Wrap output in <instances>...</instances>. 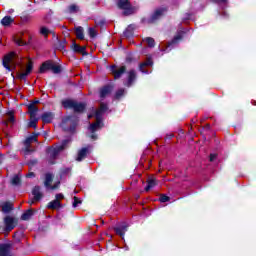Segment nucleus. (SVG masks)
<instances>
[{"label":"nucleus","instance_id":"obj_45","mask_svg":"<svg viewBox=\"0 0 256 256\" xmlns=\"http://www.w3.org/2000/svg\"><path fill=\"white\" fill-rule=\"evenodd\" d=\"M91 139H97V136H95L94 134L91 136Z\"/></svg>","mask_w":256,"mask_h":256},{"label":"nucleus","instance_id":"obj_40","mask_svg":"<svg viewBox=\"0 0 256 256\" xmlns=\"http://www.w3.org/2000/svg\"><path fill=\"white\" fill-rule=\"evenodd\" d=\"M178 39H181V36L175 37L174 40L172 41V43H170V44L168 45V47H171V45H173V43H177Z\"/></svg>","mask_w":256,"mask_h":256},{"label":"nucleus","instance_id":"obj_19","mask_svg":"<svg viewBox=\"0 0 256 256\" xmlns=\"http://www.w3.org/2000/svg\"><path fill=\"white\" fill-rule=\"evenodd\" d=\"M87 153H89V148H82L78 152V156L76 158V161H81L84 157H87Z\"/></svg>","mask_w":256,"mask_h":256},{"label":"nucleus","instance_id":"obj_28","mask_svg":"<svg viewBox=\"0 0 256 256\" xmlns=\"http://www.w3.org/2000/svg\"><path fill=\"white\" fill-rule=\"evenodd\" d=\"M4 123L5 125H9V123H15V116H13V112H9L7 114V120Z\"/></svg>","mask_w":256,"mask_h":256},{"label":"nucleus","instance_id":"obj_30","mask_svg":"<svg viewBox=\"0 0 256 256\" xmlns=\"http://www.w3.org/2000/svg\"><path fill=\"white\" fill-rule=\"evenodd\" d=\"M73 50H74L76 53H85V47L79 46V45H77V44H74Z\"/></svg>","mask_w":256,"mask_h":256},{"label":"nucleus","instance_id":"obj_4","mask_svg":"<svg viewBox=\"0 0 256 256\" xmlns=\"http://www.w3.org/2000/svg\"><path fill=\"white\" fill-rule=\"evenodd\" d=\"M63 107H65V109H74L75 113H81L82 111H85V104L77 103L73 100H65L63 102Z\"/></svg>","mask_w":256,"mask_h":256},{"label":"nucleus","instance_id":"obj_42","mask_svg":"<svg viewBox=\"0 0 256 256\" xmlns=\"http://www.w3.org/2000/svg\"><path fill=\"white\" fill-rule=\"evenodd\" d=\"M16 43L17 45H25V42H23V40H17Z\"/></svg>","mask_w":256,"mask_h":256},{"label":"nucleus","instance_id":"obj_38","mask_svg":"<svg viewBox=\"0 0 256 256\" xmlns=\"http://www.w3.org/2000/svg\"><path fill=\"white\" fill-rule=\"evenodd\" d=\"M81 201L79 200V198L74 197V202H73V207H77V205H80Z\"/></svg>","mask_w":256,"mask_h":256},{"label":"nucleus","instance_id":"obj_43","mask_svg":"<svg viewBox=\"0 0 256 256\" xmlns=\"http://www.w3.org/2000/svg\"><path fill=\"white\" fill-rule=\"evenodd\" d=\"M27 177H35V174H34L33 172L28 173V174H27Z\"/></svg>","mask_w":256,"mask_h":256},{"label":"nucleus","instance_id":"obj_15","mask_svg":"<svg viewBox=\"0 0 256 256\" xmlns=\"http://www.w3.org/2000/svg\"><path fill=\"white\" fill-rule=\"evenodd\" d=\"M114 231L117 235H120V237H123L125 233L127 232V225H120L114 228Z\"/></svg>","mask_w":256,"mask_h":256},{"label":"nucleus","instance_id":"obj_20","mask_svg":"<svg viewBox=\"0 0 256 256\" xmlns=\"http://www.w3.org/2000/svg\"><path fill=\"white\" fill-rule=\"evenodd\" d=\"M51 61L44 62L40 67V73H45V71H51Z\"/></svg>","mask_w":256,"mask_h":256},{"label":"nucleus","instance_id":"obj_32","mask_svg":"<svg viewBox=\"0 0 256 256\" xmlns=\"http://www.w3.org/2000/svg\"><path fill=\"white\" fill-rule=\"evenodd\" d=\"M144 41L147 43L148 47H155V40L153 38H146Z\"/></svg>","mask_w":256,"mask_h":256},{"label":"nucleus","instance_id":"obj_13","mask_svg":"<svg viewBox=\"0 0 256 256\" xmlns=\"http://www.w3.org/2000/svg\"><path fill=\"white\" fill-rule=\"evenodd\" d=\"M41 119L43 123H51V121L55 119V115L51 112H45L44 114H42Z\"/></svg>","mask_w":256,"mask_h":256},{"label":"nucleus","instance_id":"obj_17","mask_svg":"<svg viewBox=\"0 0 256 256\" xmlns=\"http://www.w3.org/2000/svg\"><path fill=\"white\" fill-rule=\"evenodd\" d=\"M2 211H3V213H10V211H13V203L4 202L2 204Z\"/></svg>","mask_w":256,"mask_h":256},{"label":"nucleus","instance_id":"obj_46","mask_svg":"<svg viewBox=\"0 0 256 256\" xmlns=\"http://www.w3.org/2000/svg\"><path fill=\"white\" fill-rule=\"evenodd\" d=\"M67 121H69V118H67V119L65 120L66 123H67Z\"/></svg>","mask_w":256,"mask_h":256},{"label":"nucleus","instance_id":"obj_6","mask_svg":"<svg viewBox=\"0 0 256 256\" xmlns=\"http://www.w3.org/2000/svg\"><path fill=\"white\" fill-rule=\"evenodd\" d=\"M68 143H69V140H64L61 145L49 148L48 149L49 155L51 157H57V155H59V153H61V151H63V149L67 147Z\"/></svg>","mask_w":256,"mask_h":256},{"label":"nucleus","instance_id":"obj_41","mask_svg":"<svg viewBox=\"0 0 256 256\" xmlns=\"http://www.w3.org/2000/svg\"><path fill=\"white\" fill-rule=\"evenodd\" d=\"M215 159H217V154H211L210 161H215Z\"/></svg>","mask_w":256,"mask_h":256},{"label":"nucleus","instance_id":"obj_26","mask_svg":"<svg viewBox=\"0 0 256 256\" xmlns=\"http://www.w3.org/2000/svg\"><path fill=\"white\" fill-rule=\"evenodd\" d=\"M9 251V246L7 244L0 245V256H6Z\"/></svg>","mask_w":256,"mask_h":256},{"label":"nucleus","instance_id":"obj_39","mask_svg":"<svg viewBox=\"0 0 256 256\" xmlns=\"http://www.w3.org/2000/svg\"><path fill=\"white\" fill-rule=\"evenodd\" d=\"M123 93H125V90H123V89L118 90V92L116 93L117 99H119V97H121V95H123Z\"/></svg>","mask_w":256,"mask_h":256},{"label":"nucleus","instance_id":"obj_25","mask_svg":"<svg viewBox=\"0 0 256 256\" xmlns=\"http://www.w3.org/2000/svg\"><path fill=\"white\" fill-rule=\"evenodd\" d=\"M77 39H85V35L83 34V27L79 26L75 29Z\"/></svg>","mask_w":256,"mask_h":256},{"label":"nucleus","instance_id":"obj_36","mask_svg":"<svg viewBox=\"0 0 256 256\" xmlns=\"http://www.w3.org/2000/svg\"><path fill=\"white\" fill-rule=\"evenodd\" d=\"M89 35L90 37H95V35H97V30H95V28H89Z\"/></svg>","mask_w":256,"mask_h":256},{"label":"nucleus","instance_id":"obj_35","mask_svg":"<svg viewBox=\"0 0 256 256\" xmlns=\"http://www.w3.org/2000/svg\"><path fill=\"white\" fill-rule=\"evenodd\" d=\"M63 199H65V196L61 193L56 194L55 196V200L58 201L59 203H61V201H63Z\"/></svg>","mask_w":256,"mask_h":256},{"label":"nucleus","instance_id":"obj_10","mask_svg":"<svg viewBox=\"0 0 256 256\" xmlns=\"http://www.w3.org/2000/svg\"><path fill=\"white\" fill-rule=\"evenodd\" d=\"M31 71H33V62H29L26 66L25 70H22L19 74H18V79H26L27 75H29V73H31Z\"/></svg>","mask_w":256,"mask_h":256},{"label":"nucleus","instance_id":"obj_18","mask_svg":"<svg viewBox=\"0 0 256 256\" xmlns=\"http://www.w3.org/2000/svg\"><path fill=\"white\" fill-rule=\"evenodd\" d=\"M37 141V135H32L30 137H28L25 142H24V145L26 146V151H30L29 150V145L33 142H36Z\"/></svg>","mask_w":256,"mask_h":256},{"label":"nucleus","instance_id":"obj_12","mask_svg":"<svg viewBox=\"0 0 256 256\" xmlns=\"http://www.w3.org/2000/svg\"><path fill=\"white\" fill-rule=\"evenodd\" d=\"M157 185V179H155V176H150L147 179V186L145 188L146 191H150V189H153Z\"/></svg>","mask_w":256,"mask_h":256},{"label":"nucleus","instance_id":"obj_27","mask_svg":"<svg viewBox=\"0 0 256 256\" xmlns=\"http://www.w3.org/2000/svg\"><path fill=\"white\" fill-rule=\"evenodd\" d=\"M163 13H165V9L156 10L152 16V21H155V19H159V17H161V15H163Z\"/></svg>","mask_w":256,"mask_h":256},{"label":"nucleus","instance_id":"obj_22","mask_svg":"<svg viewBox=\"0 0 256 256\" xmlns=\"http://www.w3.org/2000/svg\"><path fill=\"white\" fill-rule=\"evenodd\" d=\"M135 71L131 70L130 72H128V82H127V86L131 87V84L133 83V81H135Z\"/></svg>","mask_w":256,"mask_h":256},{"label":"nucleus","instance_id":"obj_16","mask_svg":"<svg viewBox=\"0 0 256 256\" xmlns=\"http://www.w3.org/2000/svg\"><path fill=\"white\" fill-rule=\"evenodd\" d=\"M153 65V60L151 58H148L144 63L140 65V71L142 73H149L148 71L145 70V67H151Z\"/></svg>","mask_w":256,"mask_h":256},{"label":"nucleus","instance_id":"obj_14","mask_svg":"<svg viewBox=\"0 0 256 256\" xmlns=\"http://www.w3.org/2000/svg\"><path fill=\"white\" fill-rule=\"evenodd\" d=\"M48 209H61L63 207V204L59 202L58 200H52L47 205Z\"/></svg>","mask_w":256,"mask_h":256},{"label":"nucleus","instance_id":"obj_37","mask_svg":"<svg viewBox=\"0 0 256 256\" xmlns=\"http://www.w3.org/2000/svg\"><path fill=\"white\" fill-rule=\"evenodd\" d=\"M160 201H161V203H167V201H169V197L165 196V195H162L160 197Z\"/></svg>","mask_w":256,"mask_h":256},{"label":"nucleus","instance_id":"obj_7","mask_svg":"<svg viewBox=\"0 0 256 256\" xmlns=\"http://www.w3.org/2000/svg\"><path fill=\"white\" fill-rule=\"evenodd\" d=\"M33 198L29 201L30 205H33L37 203V201H41L43 197V193L41 192V188L38 186H35L32 190Z\"/></svg>","mask_w":256,"mask_h":256},{"label":"nucleus","instance_id":"obj_5","mask_svg":"<svg viewBox=\"0 0 256 256\" xmlns=\"http://www.w3.org/2000/svg\"><path fill=\"white\" fill-rule=\"evenodd\" d=\"M51 183H53V175L46 174L45 181H44V186L46 187V189H50L51 191H55V189H59V185H61L60 181L54 182L53 185Z\"/></svg>","mask_w":256,"mask_h":256},{"label":"nucleus","instance_id":"obj_44","mask_svg":"<svg viewBox=\"0 0 256 256\" xmlns=\"http://www.w3.org/2000/svg\"><path fill=\"white\" fill-rule=\"evenodd\" d=\"M37 103H39V100H36L34 103H30V105H35V107H37Z\"/></svg>","mask_w":256,"mask_h":256},{"label":"nucleus","instance_id":"obj_31","mask_svg":"<svg viewBox=\"0 0 256 256\" xmlns=\"http://www.w3.org/2000/svg\"><path fill=\"white\" fill-rule=\"evenodd\" d=\"M69 13H77L79 11V7L77 5L72 4L68 7Z\"/></svg>","mask_w":256,"mask_h":256},{"label":"nucleus","instance_id":"obj_29","mask_svg":"<svg viewBox=\"0 0 256 256\" xmlns=\"http://www.w3.org/2000/svg\"><path fill=\"white\" fill-rule=\"evenodd\" d=\"M50 71H53V73H61V66L52 62Z\"/></svg>","mask_w":256,"mask_h":256},{"label":"nucleus","instance_id":"obj_9","mask_svg":"<svg viewBox=\"0 0 256 256\" xmlns=\"http://www.w3.org/2000/svg\"><path fill=\"white\" fill-rule=\"evenodd\" d=\"M119 9H123L126 15H131L133 13V8L131 7V3L129 0H120L118 2Z\"/></svg>","mask_w":256,"mask_h":256},{"label":"nucleus","instance_id":"obj_8","mask_svg":"<svg viewBox=\"0 0 256 256\" xmlns=\"http://www.w3.org/2000/svg\"><path fill=\"white\" fill-rule=\"evenodd\" d=\"M4 224H5V231L7 232L13 231V229H15V225H17V219L11 216H7L4 219Z\"/></svg>","mask_w":256,"mask_h":256},{"label":"nucleus","instance_id":"obj_23","mask_svg":"<svg viewBox=\"0 0 256 256\" xmlns=\"http://www.w3.org/2000/svg\"><path fill=\"white\" fill-rule=\"evenodd\" d=\"M111 93V87L105 86L100 90V97L103 99L104 97H107Z\"/></svg>","mask_w":256,"mask_h":256},{"label":"nucleus","instance_id":"obj_2","mask_svg":"<svg viewBox=\"0 0 256 256\" xmlns=\"http://www.w3.org/2000/svg\"><path fill=\"white\" fill-rule=\"evenodd\" d=\"M19 55L15 52H9L3 57V67L7 69V71H13L17 65H19Z\"/></svg>","mask_w":256,"mask_h":256},{"label":"nucleus","instance_id":"obj_33","mask_svg":"<svg viewBox=\"0 0 256 256\" xmlns=\"http://www.w3.org/2000/svg\"><path fill=\"white\" fill-rule=\"evenodd\" d=\"M19 183H21V178L19 177V175H16L12 178V185H19Z\"/></svg>","mask_w":256,"mask_h":256},{"label":"nucleus","instance_id":"obj_3","mask_svg":"<svg viewBox=\"0 0 256 256\" xmlns=\"http://www.w3.org/2000/svg\"><path fill=\"white\" fill-rule=\"evenodd\" d=\"M37 107L35 104H29L28 105V113L30 115V121L28 123V127H32L33 129L37 128V123H39V118L37 117Z\"/></svg>","mask_w":256,"mask_h":256},{"label":"nucleus","instance_id":"obj_21","mask_svg":"<svg viewBox=\"0 0 256 256\" xmlns=\"http://www.w3.org/2000/svg\"><path fill=\"white\" fill-rule=\"evenodd\" d=\"M13 18L11 16H5L2 20L1 23L4 27H9L13 23Z\"/></svg>","mask_w":256,"mask_h":256},{"label":"nucleus","instance_id":"obj_34","mask_svg":"<svg viewBox=\"0 0 256 256\" xmlns=\"http://www.w3.org/2000/svg\"><path fill=\"white\" fill-rule=\"evenodd\" d=\"M40 33H41V35H44V37H47L49 35L50 31H49V29L42 27L40 29Z\"/></svg>","mask_w":256,"mask_h":256},{"label":"nucleus","instance_id":"obj_11","mask_svg":"<svg viewBox=\"0 0 256 256\" xmlns=\"http://www.w3.org/2000/svg\"><path fill=\"white\" fill-rule=\"evenodd\" d=\"M111 72L113 73L115 79H119V77L125 73V66H121L119 68L111 66Z\"/></svg>","mask_w":256,"mask_h":256},{"label":"nucleus","instance_id":"obj_1","mask_svg":"<svg viewBox=\"0 0 256 256\" xmlns=\"http://www.w3.org/2000/svg\"><path fill=\"white\" fill-rule=\"evenodd\" d=\"M107 112V104H100V108L98 110H93L91 114L88 115V119H91V117H95L96 122L90 124L89 131L91 133H95V131H98V129H101L103 127L102 117L104 113Z\"/></svg>","mask_w":256,"mask_h":256},{"label":"nucleus","instance_id":"obj_24","mask_svg":"<svg viewBox=\"0 0 256 256\" xmlns=\"http://www.w3.org/2000/svg\"><path fill=\"white\" fill-rule=\"evenodd\" d=\"M33 217V210H28L24 212L21 216L22 221H29Z\"/></svg>","mask_w":256,"mask_h":256}]
</instances>
